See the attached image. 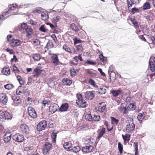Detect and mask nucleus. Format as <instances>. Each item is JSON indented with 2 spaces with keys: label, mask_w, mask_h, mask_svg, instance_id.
Listing matches in <instances>:
<instances>
[{
  "label": "nucleus",
  "mask_w": 155,
  "mask_h": 155,
  "mask_svg": "<svg viewBox=\"0 0 155 155\" xmlns=\"http://www.w3.org/2000/svg\"><path fill=\"white\" fill-rule=\"evenodd\" d=\"M77 99L76 100V103L80 107L84 108L87 106V102L84 100L81 94H77Z\"/></svg>",
  "instance_id": "nucleus-1"
},
{
  "label": "nucleus",
  "mask_w": 155,
  "mask_h": 155,
  "mask_svg": "<svg viewBox=\"0 0 155 155\" xmlns=\"http://www.w3.org/2000/svg\"><path fill=\"white\" fill-rule=\"evenodd\" d=\"M12 117L11 114L8 111H0V120L1 121H4L6 119H11Z\"/></svg>",
  "instance_id": "nucleus-2"
},
{
  "label": "nucleus",
  "mask_w": 155,
  "mask_h": 155,
  "mask_svg": "<svg viewBox=\"0 0 155 155\" xmlns=\"http://www.w3.org/2000/svg\"><path fill=\"white\" fill-rule=\"evenodd\" d=\"M126 130L128 133H130L134 130L135 125L133 122V120L131 119L127 120L126 122Z\"/></svg>",
  "instance_id": "nucleus-3"
},
{
  "label": "nucleus",
  "mask_w": 155,
  "mask_h": 155,
  "mask_svg": "<svg viewBox=\"0 0 155 155\" xmlns=\"http://www.w3.org/2000/svg\"><path fill=\"white\" fill-rule=\"evenodd\" d=\"M47 121L43 120L40 121L38 124L37 129L39 131L44 130L47 126Z\"/></svg>",
  "instance_id": "nucleus-4"
},
{
  "label": "nucleus",
  "mask_w": 155,
  "mask_h": 155,
  "mask_svg": "<svg viewBox=\"0 0 155 155\" xmlns=\"http://www.w3.org/2000/svg\"><path fill=\"white\" fill-rule=\"evenodd\" d=\"M106 105L104 103H99L95 109L97 112L102 113L104 111L106 108Z\"/></svg>",
  "instance_id": "nucleus-5"
},
{
  "label": "nucleus",
  "mask_w": 155,
  "mask_h": 155,
  "mask_svg": "<svg viewBox=\"0 0 155 155\" xmlns=\"http://www.w3.org/2000/svg\"><path fill=\"white\" fill-rule=\"evenodd\" d=\"M12 138L14 140L18 142H21L24 139V136L19 134L14 135L13 136Z\"/></svg>",
  "instance_id": "nucleus-6"
},
{
  "label": "nucleus",
  "mask_w": 155,
  "mask_h": 155,
  "mask_svg": "<svg viewBox=\"0 0 155 155\" xmlns=\"http://www.w3.org/2000/svg\"><path fill=\"white\" fill-rule=\"evenodd\" d=\"M59 106L57 104L54 103L51 105L49 107V112L52 114L55 112L59 108Z\"/></svg>",
  "instance_id": "nucleus-7"
},
{
  "label": "nucleus",
  "mask_w": 155,
  "mask_h": 155,
  "mask_svg": "<svg viewBox=\"0 0 155 155\" xmlns=\"http://www.w3.org/2000/svg\"><path fill=\"white\" fill-rule=\"evenodd\" d=\"M28 113L31 117L35 118L37 117V114L34 109L31 107H29L28 109Z\"/></svg>",
  "instance_id": "nucleus-8"
},
{
  "label": "nucleus",
  "mask_w": 155,
  "mask_h": 155,
  "mask_svg": "<svg viewBox=\"0 0 155 155\" xmlns=\"http://www.w3.org/2000/svg\"><path fill=\"white\" fill-rule=\"evenodd\" d=\"M51 62L54 65L57 66L60 63L58 55L56 54H52L51 57Z\"/></svg>",
  "instance_id": "nucleus-9"
},
{
  "label": "nucleus",
  "mask_w": 155,
  "mask_h": 155,
  "mask_svg": "<svg viewBox=\"0 0 155 155\" xmlns=\"http://www.w3.org/2000/svg\"><path fill=\"white\" fill-rule=\"evenodd\" d=\"M52 146V144L48 142H46L43 148V153L44 154H46L50 150Z\"/></svg>",
  "instance_id": "nucleus-10"
},
{
  "label": "nucleus",
  "mask_w": 155,
  "mask_h": 155,
  "mask_svg": "<svg viewBox=\"0 0 155 155\" xmlns=\"http://www.w3.org/2000/svg\"><path fill=\"white\" fill-rule=\"evenodd\" d=\"M95 91H87L85 94V97L87 100H91L94 97Z\"/></svg>",
  "instance_id": "nucleus-11"
},
{
  "label": "nucleus",
  "mask_w": 155,
  "mask_h": 155,
  "mask_svg": "<svg viewBox=\"0 0 155 155\" xmlns=\"http://www.w3.org/2000/svg\"><path fill=\"white\" fill-rule=\"evenodd\" d=\"M42 72H44V71L38 66L34 70L33 74L35 77H38Z\"/></svg>",
  "instance_id": "nucleus-12"
},
{
  "label": "nucleus",
  "mask_w": 155,
  "mask_h": 155,
  "mask_svg": "<svg viewBox=\"0 0 155 155\" xmlns=\"http://www.w3.org/2000/svg\"><path fill=\"white\" fill-rule=\"evenodd\" d=\"M118 110L120 112L124 114H127L128 111V108L122 103L120 104V106L118 107Z\"/></svg>",
  "instance_id": "nucleus-13"
},
{
  "label": "nucleus",
  "mask_w": 155,
  "mask_h": 155,
  "mask_svg": "<svg viewBox=\"0 0 155 155\" xmlns=\"http://www.w3.org/2000/svg\"><path fill=\"white\" fill-rule=\"evenodd\" d=\"M82 150L83 152L88 153L93 151L94 147L93 146L90 145L89 146H87L83 147Z\"/></svg>",
  "instance_id": "nucleus-14"
},
{
  "label": "nucleus",
  "mask_w": 155,
  "mask_h": 155,
  "mask_svg": "<svg viewBox=\"0 0 155 155\" xmlns=\"http://www.w3.org/2000/svg\"><path fill=\"white\" fill-rule=\"evenodd\" d=\"M21 41L18 39H12L10 41L9 44L12 47H15L19 45Z\"/></svg>",
  "instance_id": "nucleus-15"
},
{
  "label": "nucleus",
  "mask_w": 155,
  "mask_h": 155,
  "mask_svg": "<svg viewBox=\"0 0 155 155\" xmlns=\"http://www.w3.org/2000/svg\"><path fill=\"white\" fill-rule=\"evenodd\" d=\"M8 101V98L4 93L0 94V101L3 104H6Z\"/></svg>",
  "instance_id": "nucleus-16"
},
{
  "label": "nucleus",
  "mask_w": 155,
  "mask_h": 155,
  "mask_svg": "<svg viewBox=\"0 0 155 155\" xmlns=\"http://www.w3.org/2000/svg\"><path fill=\"white\" fill-rule=\"evenodd\" d=\"M69 105L68 103H65L62 104L60 107H59V110L61 112L67 111Z\"/></svg>",
  "instance_id": "nucleus-17"
},
{
  "label": "nucleus",
  "mask_w": 155,
  "mask_h": 155,
  "mask_svg": "<svg viewBox=\"0 0 155 155\" xmlns=\"http://www.w3.org/2000/svg\"><path fill=\"white\" fill-rule=\"evenodd\" d=\"M21 131L24 133L28 134L29 132V129L28 126L25 124H22L20 126Z\"/></svg>",
  "instance_id": "nucleus-18"
},
{
  "label": "nucleus",
  "mask_w": 155,
  "mask_h": 155,
  "mask_svg": "<svg viewBox=\"0 0 155 155\" xmlns=\"http://www.w3.org/2000/svg\"><path fill=\"white\" fill-rule=\"evenodd\" d=\"M25 31L27 37L29 38H31L33 34V30L30 27L28 26L27 28H25Z\"/></svg>",
  "instance_id": "nucleus-19"
},
{
  "label": "nucleus",
  "mask_w": 155,
  "mask_h": 155,
  "mask_svg": "<svg viewBox=\"0 0 155 155\" xmlns=\"http://www.w3.org/2000/svg\"><path fill=\"white\" fill-rule=\"evenodd\" d=\"M72 144L71 141L66 142L63 145L64 148L67 150L69 151H70V150L72 148Z\"/></svg>",
  "instance_id": "nucleus-20"
},
{
  "label": "nucleus",
  "mask_w": 155,
  "mask_h": 155,
  "mask_svg": "<svg viewBox=\"0 0 155 155\" xmlns=\"http://www.w3.org/2000/svg\"><path fill=\"white\" fill-rule=\"evenodd\" d=\"M11 139V134L9 133H6L4 136V140L5 142L8 143Z\"/></svg>",
  "instance_id": "nucleus-21"
},
{
  "label": "nucleus",
  "mask_w": 155,
  "mask_h": 155,
  "mask_svg": "<svg viewBox=\"0 0 155 155\" xmlns=\"http://www.w3.org/2000/svg\"><path fill=\"white\" fill-rule=\"evenodd\" d=\"M2 73L3 74L6 75H9L10 73V70L9 68L4 67L2 70Z\"/></svg>",
  "instance_id": "nucleus-22"
},
{
  "label": "nucleus",
  "mask_w": 155,
  "mask_h": 155,
  "mask_svg": "<svg viewBox=\"0 0 155 155\" xmlns=\"http://www.w3.org/2000/svg\"><path fill=\"white\" fill-rule=\"evenodd\" d=\"M41 18L43 20H46L48 18V15L47 12H42L41 13Z\"/></svg>",
  "instance_id": "nucleus-23"
},
{
  "label": "nucleus",
  "mask_w": 155,
  "mask_h": 155,
  "mask_svg": "<svg viewBox=\"0 0 155 155\" xmlns=\"http://www.w3.org/2000/svg\"><path fill=\"white\" fill-rule=\"evenodd\" d=\"M9 9L8 10V11L7 12V13L8 14L11 12V11H14L17 9V6L15 5H14V4L10 5L9 6Z\"/></svg>",
  "instance_id": "nucleus-24"
},
{
  "label": "nucleus",
  "mask_w": 155,
  "mask_h": 155,
  "mask_svg": "<svg viewBox=\"0 0 155 155\" xmlns=\"http://www.w3.org/2000/svg\"><path fill=\"white\" fill-rule=\"evenodd\" d=\"M145 117V115L143 113H140L138 115L137 118L140 122L141 123Z\"/></svg>",
  "instance_id": "nucleus-25"
},
{
  "label": "nucleus",
  "mask_w": 155,
  "mask_h": 155,
  "mask_svg": "<svg viewBox=\"0 0 155 155\" xmlns=\"http://www.w3.org/2000/svg\"><path fill=\"white\" fill-rule=\"evenodd\" d=\"M122 137L124 140V142H128L130 139V135L129 134H126L125 135H122Z\"/></svg>",
  "instance_id": "nucleus-26"
},
{
  "label": "nucleus",
  "mask_w": 155,
  "mask_h": 155,
  "mask_svg": "<svg viewBox=\"0 0 155 155\" xmlns=\"http://www.w3.org/2000/svg\"><path fill=\"white\" fill-rule=\"evenodd\" d=\"M62 81L64 84L68 85H70L72 83L71 80L66 78H64L63 79Z\"/></svg>",
  "instance_id": "nucleus-27"
},
{
  "label": "nucleus",
  "mask_w": 155,
  "mask_h": 155,
  "mask_svg": "<svg viewBox=\"0 0 155 155\" xmlns=\"http://www.w3.org/2000/svg\"><path fill=\"white\" fill-rule=\"evenodd\" d=\"M105 129L104 127L99 131L98 136L97 137L98 139H100L104 134L105 132Z\"/></svg>",
  "instance_id": "nucleus-28"
},
{
  "label": "nucleus",
  "mask_w": 155,
  "mask_h": 155,
  "mask_svg": "<svg viewBox=\"0 0 155 155\" xmlns=\"http://www.w3.org/2000/svg\"><path fill=\"white\" fill-rule=\"evenodd\" d=\"M111 123L112 124L114 125H116L118 124L119 121V120L112 117H111Z\"/></svg>",
  "instance_id": "nucleus-29"
},
{
  "label": "nucleus",
  "mask_w": 155,
  "mask_h": 155,
  "mask_svg": "<svg viewBox=\"0 0 155 155\" xmlns=\"http://www.w3.org/2000/svg\"><path fill=\"white\" fill-rule=\"evenodd\" d=\"M111 93L114 96L116 97L121 93V91L120 90H114L112 91Z\"/></svg>",
  "instance_id": "nucleus-30"
},
{
  "label": "nucleus",
  "mask_w": 155,
  "mask_h": 155,
  "mask_svg": "<svg viewBox=\"0 0 155 155\" xmlns=\"http://www.w3.org/2000/svg\"><path fill=\"white\" fill-rule=\"evenodd\" d=\"M149 64L150 67V70L152 71H154L155 70V66L153 62L151 61H149Z\"/></svg>",
  "instance_id": "nucleus-31"
},
{
  "label": "nucleus",
  "mask_w": 155,
  "mask_h": 155,
  "mask_svg": "<svg viewBox=\"0 0 155 155\" xmlns=\"http://www.w3.org/2000/svg\"><path fill=\"white\" fill-rule=\"evenodd\" d=\"M63 48L66 51L69 52L70 53H72L71 49L69 48L67 45H64L63 46Z\"/></svg>",
  "instance_id": "nucleus-32"
},
{
  "label": "nucleus",
  "mask_w": 155,
  "mask_h": 155,
  "mask_svg": "<svg viewBox=\"0 0 155 155\" xmlns=\"http://www.w3.org/2000/svg\"><path fill=\"white\" fill-rule=\"evenodd\" d=\"M70 28L73 30H74L76 32L78 31H79V29L77 27L75 24L72 23L70 25Z\"/></svg>",
  "instance_id": "nucleus-33"
},
{
  "label": "nucleus",
  "mask_w": 155,
  "mask_h": 155,
  "mask_svg": "<svg viewBox=\"0 0 155 155\" xmlns=\"http://www.w3.org/2000/svg\"><path fill=\"white\" fill-rule=\"evenodd\" d=\"M17 79L20 85H23L24 84L25 81L22 79L20 76H17Z\"/></svg>",
  "instance_id": "nucleus-34"
},
{
  "label": "nucleus",
  "mask_w": 155,
  "mask_h": 155,
  "mask_svg": "<svg viewBox=\"0 0 155 155\" xmlns=\"http://www.w3.org/2000/svg\"><path fill=\"white\" fill-rule=\"evenodd\" d=\"M123 146L121 143L120 142H119L118 143V149L120 154L123 153Z\"/></svg>",
  "instance_id": "nucleus-35"
},
{
  "label": "nucleus",
  "mask_w": 155,
  "mask_h": 155,
  "mask_svg": "<svg viewBox=\"0 0 155 155\" xmlns=\"http://www.w3.org/2000/svg\"><path fill=\"white\" fill-rule=\"evenodd\" d=\"M143 7L144 10L149 9L150 8V3L148 2H146L144 4Z\"/></svg>",
  "instance_id": "nucleus-36"
},
{
  "label": "nucleus",
  "mask_w": 155,
  "mask_h": 155,
  "mask_svg": "<svg viewBox=\"0 0 155 155\" xmlns=\"http://www.w3.org/2000/svg\"><path fill=\"white\" fill-rule=\"evenodd\" d=\"M81 150V148L78 146L74 147L70 150V151H74L75 152L79 151Z\"/></svg>",
  "instance_id": "nucleus-37"
},
{
  "label": "nucleus",
  "mask_w": 155,
  "mask_h": 155,
  "mask_svg": "<svg viewBox=\"0 0 155 155\" xmlns=\"http://www.w3.org/2000/svg\"><path fill=\"white\" fill-rule=\"evenodd\" d=\"M33 58L36 61H38L41 59L40 55L37 54H34L33 56Z\"/></svg>",
  "instance_id": "nucleus-38"
},
{
  "label": "nucleus",
  "mask_w": 155,
  "mask_h": 155,
  "mask_svg": "<svg viewBox=\"0 0 155 155\" xmlns=\"http://www.w3.org/2000/svg\"><path fill=\"white\" fill-rule=\"evenodd\" d=\"M39 30L43 32H46L47 31V30L45 28V25H42L39 28Z\"/></svg>",
  "instance_id": "nucleus-39"
},
{
  "label": "nucleus",
  "mask_w": 155,
  "mask_h": 155,
  "mask_svg": "<svg viewBox=\"0 0 155 155\" xmlns=\"http://www.w3.org/2000/svg\"><path fill=\"white\" fill-rule=\"evenodd\" d=\"M47 47L48 48H51L54 47L53 42L52 41H49L47 43Z\"/></svg>",
  "instance_id": "nucleus-40"
},
{
  "label": "nucleus",
  "mask_w": 155,
  "mask_h": 155,
  "mask_svg": "<svg viewBox=\"0 0 155 155\" xmlns=\"http://www.w3.org/2000/svg\"><path fill=\"white\" fill-rule=\"evenodd\" d=\"M100 120V117L99 115H94L92 117V121H98Z\"/></svg>",
  "instance_id": "nucleus-41"
},
{
  "label": "nucleus",
  "mask_w": 155,
  "mask_h": 155,
  "mask_svg": "<svg viewBox=\"0 0 155 155\" xmlns=\"http://www.w3.org/2000/svg\"><path fill=\"white\" fill-rule=\"evenodd\" d=\"M135 106L133 104H130L128 105L127 108H128V110H135Z\"/></svg>",
  "instance_id": "nucleus-42"
},
{
  "label": "nucleus",
  "mask_w": 155,
  "mask_h": 155,
  "mask_svg": "<svg viewBox=\"0 0 155 155\" xmlns=\"http://www.w3.org/2000/svg\"><path fill=\"white\" fill-rule=\"evenodd\" d=\"M87 72L89 74L91 77H95L96 75V73H94L93 71H91V70L87 69L86 70Z\"/></svg>",
  "instance_id": "nucleus-43"
},
{
  "label": "nucleus",
  "mask_w": 155,
  "mask_h": 155,
  "mask_svg": "<svg viewBox=\"0 0 155 155\" xmlns=\"http://www.w3.org/2000/svg\"><path fill=\"white\" fill-rule=\"evenodd\" d=\"M99 57L101 61L104 62L106 61V58L103 56L102 53L101 54L99 55Z\"/></svg>",
  "instance_id": "nucleus-44"
},
{
  "label": "nucleus",
  "mask_w": 155,
  "mask_h": 155,
  "mask_svg": "<svg viewBox=\"0 0 155 155\" xmlns=\"http://www.w3.org/2000/svg\"><path fill=\"white\" fill-rule=\"evenodd\" d=\"M4 87L6 89L9 90L12 88L13 87V86L12 84H8L5 85Z\"/></svg>",
  "instance_id": "nucleus-45"
},
{
  "label": "nucleus",
  "mask_w": 155,
  "mask_h": 155,
  "mask_svg": "<svg viewBox=\"0 0 155 155\" xmlns=\"http://www.w3.org/2000/svg\"><path fill=\"white\" fill-rule=\"evenodd\" d=\"M33 146H28L24 148V150L26 151H28L33 150L34 148Z\"/></svg>",
  "instance_id": "nucleus-46"
},
{
  "label": "nucleus",
  "mask_w": 155,
  "mask_h": 155,
  "mask_svg": "<svg viewBox=\"0 0 155 155\" xmlns=\"http://www.w3.org/2000/svg\"><path fill=\"white\" fill-rule=\"evenodd\" d=\"M57 135L56 133H53L51 135V137L52 139V142L55 143L56 142V138Z\"/></svg>",
  "instance_id": "nucleus-47"
},
{
  "label": "nucleus",
  "mask_w": 155,
  "mask_h": 155,
  "mask_svg": "<svg viewBox=\"0 0 155 155\" xmlns=\"http://www.w3.org/2000/svg\"><path fill=\"white\" fill-rule=\"evenodd\" d=\"M85 118L86 119L89 121H92V117L91 114H86L85 116Z\"/></svg>",
  "instance_id": "nucleus-48"
},
{
  "label": "nucleus",
  "mask_w": 155,
  "mask_h": 155,
  "mask_svg": "<svg viewBox=\"0 0 155 155\" xmlns=\"http://www.w3.org/2000/svg\"><path fill=\"white\" fill-rule=\"evenodd\" d=\"M99 93L101 94H105L106 92V89L104 88H100L98 91Z\"/></svg>",
  "instance_id": "nucleus-49"
},
{
  "label": "nucleus",
  "mask_w": 155,
  "mask_h": 155,
  "mask_svg": "<svg viewBox=\"0 0 155 155\" xmlns=\"http://www.w3.org/2000/svg\"><path fill=\"white\" fill-rule=\"evenodd\" d=\"M76 49L79 52H81L83 50V47L81 45H78L76 46Z\"/></svg>",
  "instance_id": "nucleus-50"
},
{
  "label": "nucleus",
  "mask_w": 155,
  "mask_h": 155,
  "mask_svg": "<svg viewBox=\"0 0 155 155\" xmlns=\"http://www.w3.org/2000/svg\"><path fill=\"white\" fill-rule=\"evenodd\" d=\"M74 41V44H76L77 43H81V41L79 38H76L73 39Z\"/></svg>",
  "instance_id": "nucleus-51"
},
{
  "label": "nucleus",
  "mask_w": 155,
  "mask_h": 155,
  "mask_svg": "<svg viewBox=\"0 0 155 155\" xmlns=\"http://www.w3.org/2000/svg\"><path fill=\"white\" fill-rule=\"evenodd\" d=\"M21 86H19L18 89H17L16 91V94L18 95H20L21 94L23 93V92L22 91L21 89Z\"/></svg>",
  "instance_id": "nucleus-52"
},
{
  "label": "nucleus",
  "mask_w": 155,
  "mask_h": 155,
  "mask_svg": "<svg viewBox=\"0 0 155 155\" xmlns=\"http://www.w3.org/2000/svg\"><path fill=\"white\" fill-rule=\"evenodd\" d=\"M88 83L91 85L93 86H95V82L94 80L92 79H89Z\"/></svg>",
  "instance_id": "nucleus-53"
},
{
  "label": "nucleus",
  "mask_w": 155,
  "mask_h": 155,
  "mask_svg": "<svg viewBox=\"0 0 155 155\" xmlns=\"http://www.w3.org/2000/svg\"><path fill=\"white\" fill-rule=\"evenodd\" d=\"M86 63L91 65H95L96 64V63L92 60H87Z\"/></svg>",
  "instance_id": "nucleus-54"
},
{
  "label": "nucleus",
  "mask_w": 155,
  "mask_h": 155,
  "mask_svg": "<svg viewBox=\"0 0 155 155\" xmlns=\"http://www.w3.org/2000/svg\"><path fill=\"white\" fill-rule=\"evenodd\" d=\"M71 74L72 76H74L76 75V72L74 69H73L71 70Z\"/></svg>",
  "instance_id": "nucleus-55"
},
{
  "label": "nucleus",
  "mask_w": 155,
  "mask_h": 155,
  "mask_svg": "<svg viewBox=\"0 0 155 155\" xmlns=\"http://www.w3.org/2000/svg\"><path fill=\"white\" fill-rule=\"evenodd\" d=\"M87 143L89 144H92L94 142V140L92 138L88 139L87 140Z\"/></svg>",
  "instance_id": "nucleus-56"
},
{
  "label": "nucleus",
  "mask_w": 155,
  "mask_h": 155,
  "mask_svg": "<svg viewBox=\"0 0 155 155\" xmlns=\"http://www.w3.org/2000/svg\"><path fill=\"white\" fill-rule=\"evenodd\" d=\"M28 23L29 24H31L32 25H35L37 24V23L35 21H34L33 20H30L28 21Z\"/></svg>",
  "instance_id": "nucleus-57"
},
{
  "label": "nucleus",
  "mask_w": 155,
  "mask_h": 155,
  "mask_svg": "<svg viewBox=\"0 0 155 155\" xmlns=\"http://www.w3.org/2000/svg\"><path fill=\"white\" fill-rule=\"evenodd\" d=\"M51 37L53 38L54 41L55 42H56L57 41V38L54 34H52L51 35Z\"/></svg>",
  "instance_id": "nucleus-58"
},
{
  "label": "nucleus",
  "mask_w": 155,
  "mask_h": 155,
  "mask_svg": "<svg viewBox=\"0 0 155 155\" xmlns=\"http://www.w3.org/2000/svg\"><path fill=\"white\" fill-rule=\"evenodd\" d=\"M26 25L25 23L21 24L20 26V28H19V30H20L21 29H25L26 27Z\"/></svg>",
  "instance_id": "nucleus-59"
},
{
  "label": "nucleus",
  "mask_w": 155,
  "mask_h": 155,
  "mask_svg": "<svg viewBox=\"0 0 155 155\" xmlns=\"http://www.w3.org/2000/svg\"><path fill=\"white\" fill-rule=\"evenodd\" d=\"M14 101V104H20L21 103V101L19 98H16Z\"/></svg>",
  "instance_id": "nucleus-60"
},
{
  "label": "nucleus",
  "mask_w": 155,
  "mask_h": 155,
  "mask_svg": "<svg viewBox=\"0 0 155 155\" xmlns=\"http://www.w3.org/2000/svg\"><path fill=\"white\" fill-rule=\"evenodd\" d=\"M33 13L36 15L38 14L41 13V11L38 9H35L33 11Z\"/></svg>",
  "instance_id": "nucleus-61"
},
{
  "label": "nucleus",
  "mask_w": 155,
  "mask_h": 155,
  "mask_svg": "<svg viewBox=\"0 0 155 155\" xmlns=\"http://www.w3.org/2000/svg\"><path fill=\"white\" fill-rule=\"evenodd\" d=\"M60 17L59 16H57L54 17L53 18V19L54 21H58L60 19Z\"/></svg>",
  "instance_id": "nucleus-62"
},
{
  "label": "nucleus",
  "mask_w": 155,
  "mask_h": 155,
  "mask_svg": "<svg viewBox=\"0 0 155 155\" xmlns=\"http://www.w3.org/2000/svg\"><path fill=\"white\" fill-rule=\"evenodd\" d=\"M134 147L135 149V150L136 151H138V143L137 142H134Z\"/></svg>",
  "instance_id": "nucleus-63"
},
{
  "label": "nucleus",
  "mask_w": 155,
  "mask_h": 155,
  "mask_svg": "<svg viewBox=\"0 0 155 155\" xmlns=\"http://www.w3.org/2000/svg\"><path fill=\"white\" fill-rule=\"evenodd\" d=\"M33 43L35 45H38L40 44V42L38 39H37L33 41Z\"/></svg>",
  "instance_id": "nucleus-64"
}]
</instances>
